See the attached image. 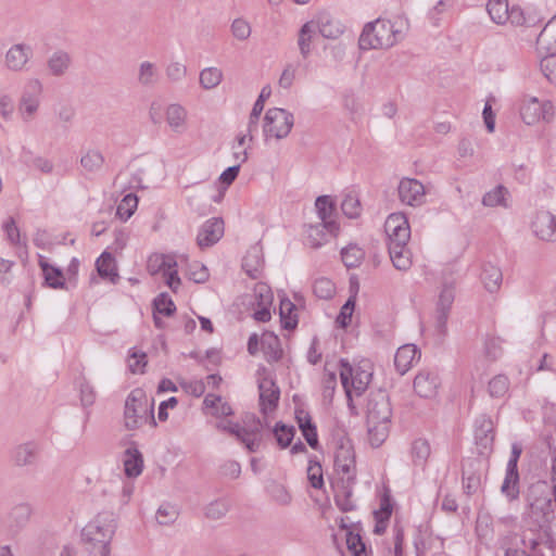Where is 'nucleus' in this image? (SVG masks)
Returning <instances> with one entry per match:
<instances>
[{
	"instance_id": "bb28decb",
	"label": "nucleus",
	"mask_w": 556,
	"mask_h": 556,
	"mask_svg": "<svg viewBox=\"0 0 556 556\" xmlns=\"http://www.w3.org/2000/svg\"><path fill=\"white\" fill-rule=\"evenodd\" d=\"M536 43L546 52H556V14L546 23L538 36Z\"/></svg>"
},
{
	"instance_id": "69168bd1",
	"label": "nucleus",
	"mask_w": 556,
	"mask_h": 556,
	"mask_svg": "<svg viewBox=\"0 0 556 556\" xmlns=\"http://www.w3.org/2000/svg\"><path fill=\"white\" fill-rule=\"evenodd\" d=\"M296 72H298V65H295L293 63L287 64L279 77V80H278L279 87L282 89L291 88V86L293 85V81L295 79Z\"/></svg>"
},
{
	"instance_id": "2f4dec72",
	"label": "nucleus",
	"mask_w": 556,
	"mask_h": 556,
	"mask_svg": "<svg viewBox=\"0 0 556 556\" xmlns=\"http://www.w3.org/2000/svg\"><path fill=\"white\" fill-rule=\"evenodd\" d=\"M159 79L157 66L150 62L143 61L139 64L137 80L142 87H153Z\"/></svg>"
},
{
	"instance_id": "774afa93",
	"label": "nucleus",
	"mask_w": 556,
	"mask_h": 556,
	"mask_svg": "<svg viewBox=\"0 0 556 556\" xmlns=\"http://www.w3.org/2000/svg\"><path fill=\"white\" fill-rule=\"evenodd\" d=\"M15 105L12 97L8 93H0V116L4 122L12 119Z\"/></svg>"
},
{
	"instance_id": "c756f323",
	"label": "nucleus",
	"mask_w": 556,
	"mask_h": 556,
	"mask_svg": "<svg viewBox=\"0 0 556 556\" xmlns=\"http://www.w3.org/2000/svg\"><path fill=\"white\" fill-rule=\"evenodd\" d=\"M36 456L37 446L34 443L20 444L12 451V459L17 466H27L33 464Z\"/></svg>"
},
{
	"instance_id": "ddd939ff",
	"label": "nucleus",
	"mask_w": 556,
	"mask_h": 556,
	"mask_svg": "<svg viewBox=\"0 0 556 556\" xmlns=\"http://www.w3.org/2000/svg\"><path fill=\"white\" fill-rule=\"evenodd\" d=\"M34 56L33 48L24 42L12 45L4 54V66L10 72L20 73L27 68Z\"/></svg>"
},
{
	"instance_id": "72a5a7b5",
	"label": "nucleus",
	"mask_w": 556,
	"mask_h": 556,
	"mask_svg": "<svg viewBox=\"0 0 556 556\" xmlns=\"http://www.w3.org/2000/svg\"><path fill=\"white\" fill-rule=\"evenodd\" d=\"M340 527L345 531L346 546L351 554L353 556H366L365 544L363 543L361 535L349 530L344 518H341Z\"/></svg>"
},
{
	"instance_id": "393cba45",
	"label": "nucleus",
	"mask_w": 556,
	"mask_h": 556,
	"mask_svg": "<svg viewBox=\"0 0 556 556\" xmlns=\"http://www.w3.org/2000/svg\"><path fill=\"white\" fill-rule=\"evenodd\" d=\"M417 357H419V353L415 344L402 345L397 349L394 356V365L396 370L401 375H404L406 371H408Z\"/></svg>"
},
{
	"instance_id": "e2e57ef3",
	"label": "nucleus",
	"mask_w": 556,
	"mask_h": 556,
	"mask_svg": "<svg viewBox=\"0 0 556 556\" xmlns=\"http://www.w3.org/2000/svg\"><path fill=\"white\" fill-rule=\"evenodd\" d=\"M270 496L280 506H289L292 501L290 492L281 484H274L270 488Z\"/></svg>"
},
{
	"instance_id": "c9c22d12",
	"label": "nucleus",
	"mask_w": 556,
	"mask_h": 556,
	"mask_svg": "<svg viewBox=\"0 0 556 556\" xmlns=\"http://www.w3.org/2000/svg\"><path fill=\"white\" fill-rule=\"evenodd\" d=\"M270 94H271L270 86H268V85L264 86L261 90V93H260L257 100L255 101V103L253 105L252 112L249 117V123H248L249 132H253L257 129L258 117H260L262 111L264 110L265 100L268 99L270 97Z\"/></svg>"
},
{
	"instance_id": "423d86ee",
	"label": "nucleus",
	"mask_w": 556,
	"mask_h": 556,
	"mask_svg": "<svg viewBox=\"0 0 556 556\" xmlns=\"http://www.w3.org/2000/svg\"><path fill=\"white\" fill-rule=\"evenodd\" d=\"M528 501V515L535 525L542 528L554 519V502L549 486L546 483L533 484L530 488Z\"/></svg>"
},
{
	"instance_id": "ea45409f",
	"label": "nucleus",
	"mask_w": 556,
	"mask_h": 556,
	"mask_svg": "<svg viewBox=\"0 0 556 556\" xmlns=\"http://www.w3.org/2000/svg\"><path fill=\"white\" fill-rule=\"evenodd\" d=\"M316 23L313 21L306 22L300 29L298 45L301 55L306 59L311 53V42L316 31Z\"/></svg>"
},
{
	"instance_id": "a19ab883",
	"label": "nucleus",
	"mask_w": 556,
	"mask_h": 556,
	"mask_svg": "<svg viewBox=\"0 0 556 556\" xmlns=\"http://www.w3.org/2000/svg\"><path fill=\"white\" fill-rule=\"evenodd\" d=\"M502 278V271L498 267L491 264L483 267L481 279L488 291H496L501 286Z\"/></svg>"
},
{
	"instance_id": "864d4df0",
	"label": "nucleus",
	"mask_w": 556,
	"mask_h": 556,
	"mask_svg": "<svg viewBox=\"0 0 556 556\" xmlns=\"http://www.w3.org/2000/svg\"><path fill=\"white\" fill-rule=\"evenodd\" d=\"M430 455V445L427 440L418 439L412 445V456L416 465H424Z\"/></svg>"
},
{
	"instance_id": "a18cd8bd",
	"label": "nucleus",
	"mask_w": 556,
	"mask_h": 556,
	"mask_svg": "<svg viewBox=\"0 0 556 556\" xmlns=\"http://www.w3.org/2000/svg\"><path fill=\"white\" fill-rule=\"evenodd\" d=\"M97 270L102 278H108L112 282L117 277L115 262L112 255L108 252L101 254L97 260Z\"/></svg>"
},
{
	"instance_id": "9d476101",
	"label": "nucleus",
	"mask_w": 556,
	"mask_h": 556,
	"mask_svg": "<svg viewBox=\"0 0 556 556\" xmlns=\"http://www.w3.org/2000/svg\"><path fill=\"white\" fill-rule=\"evenodd\" d=\"M147 270L152 276L162 274L168 288L173 292H177L181 281L177 273V261L174 255L151 254L147 262Z\"/></svg>"
},
{
	"instance_id": "79ce46f5",
	"label": "nucleus",
	"mask_w": 556,
	"mask_h": 556,
	"mask_svg": "<svg viewBox=\"0 0 556 556\" xmlns=\"http://www.w3.org/2000/svg\"><path fill=\"white\" fill-rule=\"evenodd\" d=\"M519 473L517 468L507 467L506 476L504 482L502 484L501 491L505 494L509 500L517 498L519 494Z\"/></svg>"
},
{
	"instance_id": "a211bd4d",
	"label": "nucleus",
	"mask_w": 556,
	"mask_h": 556,
	"mask_svg": "<svg viewBox=\"0 0 556 556\" xmlns=\"http://www.w3.org/2000/svg\"><path fill=\"white\" fill-rule=\"evenodd\" d=\"M316 29L327 39H337L344 33L343 24L328 12H319L314 20Z\"/></svg>"
},
{
	"instance_id": "de8ad7c7",
	"label": "nucleus",
	"mask_w": 556,
	"mask_h": 556,
	"mask_svg": "<svg viewBox=\"0 0 556 556\" xmlns=\"http://www.w3.org/2000/svg\"><path fill=\"white\" fill-rule=\"evenodd\" d=\"M315 207L320 218V223H333L331 220L334 210L333 202L329 195H320L316 199Z\"/></svg>"
},
{
	"instance_id": "1a4fd4ad",
	"label": "nucleus",
	"mask_w": 556,
	"mask_h": 556,
	"mask_svg": "<svg viewBox=\"0 0 556 556\" xmlns=\"http://www.w3.org/2000/svg\"><path fill=\"white\" fill-rule=\"evenodd\" d=\"M334 470L340 476L341 481L354 482L356 475L355 453L349 438L341 437L337 440Z\"/></svg>"
},
{
	"instance_id": "6e6552de",
	"label": "nucleus",
	"mask_w": 556,
	"mask_h": 556,
	"mask_svg": "<svg viewBox=\"0 0 556 556\" xmlns=\"http://www.w3.org/2000/svg\"><path fill=\"white\" fill-rule=\"evenodd\" d=\"M293 125L294 117L292 113L280 108L269 109L263 123L265 141L285 139L291 132Z\"/></svg>"
},
{
	"instance_id": "5701e85b",
	"label": "nucleus",
	"mask_w": 556,
	"mask_h": 556,
	"mask_svg": "<svg viewBox=\"0 0 556 556\" xmlns=\"http://www.w3.org/2000/svg\"><path fill=\"white\" fill-rule=\"evenodd\" d=\"M72 64V56L64 50L54 51L47 60L49 75L54 77L64 76Z\"/></svg>"
},
{
	"instance_id": "20e7f679",
	"label": "nucleus",
	"mask_w": 556,
	"mask_h": 556,
	"mask_svg": "<svg viewBox=\"0 0 556 556\" xmlns=\"http://www.w3.org/2000/svg\"><path fill=\"white\" fill-rule=\"evenodd\" d=\"M372 377L371 364L363 361L359 364L352 366L345 361L340 363V378L344 388L349 407L353 410V397L359 396L368 387Z\"/></svg>"
},
{
	"instance_id": "680f3d73",
	"label": "nucleus",
	"mask_w": 556,
	"mask_h": 556,
	"mask_svg": "<svg viewBox=\"0 0 556 556\" xmlns=\"http://www.w3.org/2000/svg\"><path fill=\"white\" fill-rule=\"evenodd\" d=\"M342 212L350 218L359 216L361 203L355 195H346L341 204Z\"/></svg>"
},
{
	"instance_id": "f8f14e48",
	"label": "nucleus",
	"mask_w": 556,
	"mask_h": 556,
	"mask_svg": "<svg viewBox=\"0 0 556 556\" xmlns=\"http://www.w3.org/2000/svg\"><path fill=\"white\" fill-rule=\"evenodd\" d=\"M400 201L408 206L418 207L426 202V188L415 178L404 177L397 186Z\"/></svg>"
},
{
	"instance_id": "c85d7f7f",
	"label": "nucleus",
	"mask_w": 556,
	"mask_h": 556,
	"mask_svg": "<svg viewBox=\"0 0 556 556\" xmlns=\"http://www.w3.org/2000/svg\"><path fill=\"white\" fill-rule=\"evenodd\" d=\"M217 428L219 430L228 431L229 433L236 435L250 452H256L258 450V440L245 437V432L242 430L239 424H233L230 421H220L217 424Z\"/></svg>"
},
{
	"instance_id": "052dcab7",
	"label": "nucleus",
	"mask_w": 556,
	"mask_h": 556,
	"mask_svg": "<svg viewBox=\"0 0 556 556\" xmlns=\"http://www.w3.org/2000/svg\"><path fill=\"white\" fill-rule=\"evenodd\" d=\"M155 313L169 316L175 311V305L166 293H161L153 302Z\"/></svg>"
},
{
	"instance_id": "0eeeda50",
	"label": "nucleus",
	"mask_w": 556,
	"mask_h": 556,
	"mask_svg": "<svg viewBox=\"0 0 556 556\" xmlns=\"http://www.w3.org/2000/svg\"><path fill=\"white\" fill-rule=\"evenodd\" d=\"M43 97V85L38 78H29L24 84L18 101L17 115L25 123H31L39 114Z\"/></svg>"
},
{
	"instance_id": "9b49d317",
	"label": "nucleus",
	"mask_w": 556,
	"mask_h": 556,
	"mask_svg": "<svg viewBox=\"0 0 556 556\" xmlns=\"http://www.w3.org/2000/svg\"><path fill=\"white\" fill-rule=\"evenodd\" d=\"M520 116L527 125H534L540 121L549 123L555 116V108L548 100L540 101L536 97H529L522 101Z\"/></svg>"
},
{
	"instance_id": "58836bf2",
	"label": "nucleus",
	"mask_w": 556,
	"mask_h": 556,
	"mask_svg": "<svg viewBox=\"0 0 556 556\" xmlns=\"http://www.w3.org/2000/svg\"><path fill=\"white\" fill-rule=\"evenodd\" d=\"M295 305L287 298L280 300L279 313L285 329H294L298 325V316L294 313Z\"/></svg>"
},
{
	"instance_id": "b1692460",
	"label": "nucleus",
	"mask_w": 556,
	"mask_h": 556,
	"mask_svg": "<svg viewBox=\"0 0 556 556\" xmlns=\"http://www.w3.org/2000/svg\"><path fill=\"white\" fill-rule=\"evenodd\" d=\"M338 226L336 223H318L311 225L307 229V239L313 248H319L327 241L328 235L336 236Z\"/></svg>"
},
{
	"instance_id": "37998d69",
	"label": "nucleus",
	"mask_w": 556,
	"mask_h": 556,
	"mask_svg": "<svg viewBox=\"0 0 556 556\" xmlns=\"http://www.w3.org/2000/svg\"><path fill=\"white\" fill-rule=\"evenodd\" d=\"M229 29L231 36L241 42L249 40L252 35L251 23L242 16L233 18Z\"/></svg>"
},
{
	"instance_id": "f03ea898",
	"label": "nucleus",
	"mask_w": 556,
	"mask_h": 556,
	"mask_svg": "<svg viewBox=\"0 0 556 556\" xmlns=\"http://www.w3.org/2000/svg\"><path fill=\"white\" fill-rule=\"evenodd\" d=\"M115 528V518L111 513H101L85 526L81 536L89 556H110Z\"/></svg>"
},
{
	"instance_id": "3c124183",
	"label": "nucleus",
	"mask_w": 556,
	"mask_h": 556,
	"mask_svg": "<svg viewBox=\"0 0 556 556\" xmlns=\"http://www.w3.org/2000/svg\"><path fill=\"white\" fill-rule=\"evenodd\" d=\"M203 403L206 407L214 408V415L216 416H230L232 414L230 405L223 402L222 397L218 395L207 394Z\"/></svg>"
},
{
	"instance_id": "4be33fe9",
	"label": "nucleus",
	"mask_w": 556,
	"mask_h": 556,
	"mask_svg": "<svg viewBox=\"0 0 556 556\" xmlns=\"http://www.w3.org/2000/svg\"><path fill=\"white\" fill-rule=\"evenodd\" d=\"M439 387L438 376L433 372L420 371L414 379V390L421 397H432Z\"/></svg>"
},
{
	"instance_id": "7c9ffc66",
	"label": "nucleus",
	"mask_w": 556,
	"mask_h": 556,
	"mask_svg": "<svg viewBox=\"0 0 556 556\" xmlns=\"http://www.w3.org/2000/svg\"><path fill=\"white\" fill-rule=\"evenodd\" d=\"M509 191L504 186H496L482 197V204L485 207H507Z\"/></svg>"
},
{
	"instance_id": "f3484780",
	"label": "nucleus",
	"mask_w": 556,
	"mask_h": 556,
	"mask_svg": "<svg viewBox=\"0 0 556 556\" xmlns=\"http://www.w3.org/2000/svg\"><path fill=\"white\" fill-rule=\"evenodd\" d=\"M223 235L224 222L222 218L214 217L202 225L197 237V243L199 248L205 249L218 242Z\"/></svg>"
},
{
	"instance_id": "4468645a",
	"label": "nucleus",
	"mask_w": 556,
	"mask_h": 556,
	"mask_svg": "<svg viewBox=\"0 0 556 556\" xmlns=\"http://www.w3.org/2000/svg\"><path fill=\"white\" fill-rule=\"evenodd\" d=\"M384 230L389 238V244H407L410 238V228L406 216L402 213H393L384 223Z\"/></svg>"
},
{
	"instance_id": "6e6d98bb",
	"label": "nucleus",
	"mask_w": 556,
	"mask_h": 556,
	"mask_svg": "<svg viewBox=\"0 0 556 556\" xmlns=\"http://www.w3.org/2000/svg\"><path fill=\"white\" fill-rule=\"evenodd\" d=\"M509 388V382L506 376L497 375L489 381L488 391L492 397L504 396Z\"/></svg>"
},
{
	"instance_id": "a878e982",
	"label": "nucleus",
	"mask_w": 556,
	"mask_h": 556,
	"mask_svg": "<svg viewBox=\"0 0 556 556\" xmlns=\"http://www.w3.org/2000/svg\"><path fill=\"white\" fill-rule=\"evenodd\" d=\"M389 254L393 266L399 270H407L412 266V253L406 244H389Z\"/></svg>"
},
{
	"instance_id": "e433bc0d",
	"label": "nucleus",
	"mask_w": 556,
	"mask_h": 556,
	"mask_svg": "<svg viewBox=\"0 0 556 556\" xmlns=\"http://www.w3.org/2000/svg\"><path fill=\"white\" fill-rule=\"evenodd\" d=\"M352 483L353 482L341 481V485L337 489L334 501L342 511H351L355 508V503L352 498Z\"/></svg>"
},
{
	"instance_id": "473e14b6",
	"label": "nucleus",
	"mask_w": 556,
	"mask_h": 556,
	"mask_svg": "<svg viewBox=\"0 0 556 556\" xmlns=\"http://www.w3.org/2000/svg\"><path fill=\"white\" fill-rule=\"evenodd\" d=\"M224 74L218 67L211 66L205 67L200 72L199 83L200 86L205 90H212L220 85L223 81Z\"/></svg>"
},
{
	"instance_id": "338daca9",
	"label": "nucleus",
	"mask_w": 556,
	"mask_h": 556,
	"mask_svg": "<svg viewBox=\"0 0 556 556\" xmlns=\"http://www.w3.org/2000/svg\"><path fill=\"white\" fill-rule=\"evenodd\" d=\"M176 508L169 504L161 505L156 511V520L160 525H168L177 518Z\"/></svg>"
},
{
	"instance_id": "4d7b16f0",
	"label": "nucleus",
	"mask_w": 556,
	"mask_h": 556,
	"mask_svg": "<svg viewBox=\"0 0 556 556\" xmlns=\"http://www.w3.org/2000/svg\"><path fill=\"white\" fill-rule=\"evenodd\" d=\"M540 67L546 79L556 84V52H549L548 55L544 56L540 62Z\"/></svg>"
},
{
	"instance_id": "412c9836",
	"label": "nucleus",
	"mask_w": 556,
	"mask_h": 556,
	"mask_svg": "<svg viewBox=\"0 0 556 556\" xmlns=\"http://www.w3.org/2000/svg\"><path fill=\"white\" fill-rule=\"evenodd\" d=\"M476 443L482 448L481 453L490 450L494 441L493 422L491 418L482 415L475 425Z\"/></svg>"
},
{
	"instance_id": "49530a36",
	"label": "nucleus",
	"mask_w": 556,
	"mask_h": 556,
	"mask_svg": "<svg viewBox=\"0 0 556 556\" xmlns=\"http://www.w3.org/2000/svg\"><path fill=\"white\" fill-rule=\"evenodd\" d=\"M341 255L344 265L349 268H353L361 264L365 253L359 247L350 244L342 249Z\"/></svg>"
},
{
	"instance_id": "7ed1b4c3",
	"label": "nucleus",
	"mask_w": 556,
	"mask_h": 556,
	"mask_svg": "<svg viewBox=\"0 0 556 556\" xmlns=\"http://www.w3.org/2000/svg\"><path fill=\"white\" fill-rule=\"evenodd\" d=\"M153 399H149L142 389L132 390L125 401L124 425L128 430H137L143 425L155 426Z\"/></svg>"
},
{
	"instance_id": "f257e3e1",
	"label": "nucleus",
	"mask_w": 556,
	"mask_h": 556,
	"mask_svg": "<svg viewBox=\"0 0 556 556\" xmlns=\"http://www.w3.org/2000/svg\"><path fill=\"white\" fill-rule=\"evenodd\" d=\"M367 440L372 447H379L389 437L392 407L384 390L371 391L367 397L366 408Z\"/></svg>"
},
{
	"instance_id": "09e8293b",
	"label": "nucleus",
	"mask_w": 556,
	"mask_h": 556,
	"mask_svg": "<svg viewBox=\"0 0 556 556\" xmlns=\"http://www.w3.org/2000/svg\"><path fill=\"white\" fill-rule=\"evenodd\" d=\"M137 205H138L137 195L134 193L126 194L122 199V201L119 202V204L117 206L116 215L121 219L126 220L134 214L135 210L137 208Z\"/></svg>"
},
{
	"instance_id": "0e129e2a",
	"label": "nucleus",
	"mask_w": 556,
	"mask_h": 556,
	"mask_svg": "<svg viewBox=\"0 0 556 556\" xmlns=\"http://www.w3.org/2000/svg\"><path fill=\"white\" fill-rule=\"evenodd\" d=\"M241 428L245 432V437H249L250 439H256L258 440V444L261 443L258 433L261 432L262 424L253 415L247 416L244 425L241 426Z\"/></svg>"
},
{
	"instance_id": "603ef678",
	"label": "nucleus",
	"mask_w": 556,
	"mask_h": 556,
	"mask_svg": "<svg viewBox=\"0 0 556 556\" xmlns=\"http://www.w3.org/2000/svg\"><path fill=\"white\" fill-rule=\"evenodd\" d=\"M187 73V66L179 61H170L165 67V76L172 83L182 81Z\"/></svg>"
},
{
	"instance_id": "8fccbe9b",
	"label": "nucleus",
	"mask_w": 556,
	"mask_h": 556,
	"mask_svg": "<svg viewBox=\"0 0 556 556\" xmlns=\"http://www.w3.org/2000/svg\"><path fill=\"white\" fill-rule=\"evenodd\" d=\"M313 292L319 299L329 300L334 295L336 288L330 279L321 277L315 280Z\"/></svg>"
},
{
	"instance_id": "2eb2a0df",
	"label": "nucleus",
	"mask_w": 556,
	"mask_h": 556,
	"mask_svg": "<svg viewBox=\"0 0 556 556\" xmlns=\"http://www.w3.org/2000/svg\"><path fill=\"white\" fill-rule=\"evenodd\" d=\"M252 298L251 306L255 309L254 319L262 323L268 321L270 319L269 307L273 303V293L269 287L265 283L256 285Z\"/></svg>"
},
{
	"instance_id": "aec40b11",
	"label": "nucleus",
	"mask_w": 556,
	"mask_h": 556,
	"mask_svg": "<svg viewBox=\"0 0 556 556\" xmlns=\"http://www.w3.org/2000/svg\"><path fill=\"white\" fill-rule=\"evenodd\" d=\"M165 121L173 132L181 135L187 130L188 112L181 104L172 103L165 109Z\"/></svg>"
},
{
	"instance_id": "6ab92c4d",
	"label": "nucleus",
	"mask_w": 556,
	"mask_h": 556,
	"mask_svg": "<svg viewBox=\"0 0 556 556\" xmlns=\"http://www.w3.org/2000/svg\"><path fill=\"white\" fill-rule=\"evenodd\" d=\"M260 389V405L262 412L267 414L268 412H273L278 403L280 391L276 386L275 381L270 378H263L258 382Z\"/></svg>"
},
{
	"instance_id": "f704fd0d",
	"label": "nucleus",
	"mask_w": 556,
	"mask_h": 556,
	"mask_svg": "<svg viewBox=\"0 0 556 556\" xmlns=\"http://www.w3.org/2000/svg\"><path fill=\"white\" fill-rule=\"evenodd\" d=\"M39 266L43 271L45 280L51 288H63L64 277L61 269L49 265L45 257L39 256Z\"/></svg>"
},
{
	"instance_id": "cd10ccee",
	"label": "nucleus",
	"mask_w": 556,
	"mask_h": 556,
	"mask_svg": "<svg viewBox=\"0 0 556 556\" xmlns=\"http://www.w3.org/2000/svg\"><path fill=\"white\" fill-rule=\"evenodd\" d=\"M143 468L141 453L136 447H128L125 452L124 470L127 477H138Z\"/></svg>"
},
{
	"instance_id": "5fc2aeb1",
	"label": "nucleus",
	"mask_w": 556,
	"mask_h": 556,
	"mask_svg": "<svg viewBox=\"0 0 556 556\" xmlns=\"http://www.w3.org/2000/svg\"><path fill=\"white\" fill-rule=\"evenodd\" d=\"M33 514V508L28 503H20L12 507L10 519L17 526L25 525Z\"/></svg>"
},
{
	"instance_id": "bf43d9fd",
	"label": "nucleus",
	"mask_w": 556,
	"mask_h": 556,
	"mask_svg": "<svg viewBox=\"0 0 556 556\" xmlns=\"http://www.w3.org/2000/svg\"><path fill=\"white\" fill-rule=\"evenodd\" d=\"M294 432L295 430L293 427H288L283 424H277L274 429L275 438L282 448L287 447L291 443Z\"/></svg>"
},
{
	"instance_id": "39448f33",
	"label": "nucleus",
	"mask_w": 556,
	"mask_h": 556,
	"mask_svg": "<svg viewBox=\"0 0 556 556\" xmlns=\"http://www.w3.org/2000/svg\"><path fill=\"white\" fill-rule=\"evenodd\" d=\"M397 34L390 21L378 18L365 25L358 40L359 48L363 50L391 48L397 41Z\"/></svg>"
},
{
	"instance_id": "4c0bfd02",
	"label": "nucleus",
	"mask_w": 556,
	"mask_h": 556,
	"mask_svg": "<svg viewBox=\"0 0 556 556\" xmlns=\"http://www.w3.org/2000/svg\"><path fill=\"white\" fill-rule=\"evenodd\" d=\"M486 10L491 20L496 24H505L509 18L507 0H489Z\"/></svg>"
},
{
	"instance_id": "13d9d810",
	"label": "nucleus",
	"mask_w": 556,
	"mask_h": 556,
	"mask_svg": "<svg viewBox=\"0 0 556 556\" xmlns=\"http://www.w3.org/2000/svg\"><path fill=\"white\" fill-rule=\"evenodd\" d=\"M229 505L226 501L218 500L210 503L205 508V516L212 520H219L226 516Z\"/></svg>"
},
{
	"instance_id": "c03bdc74",
	"label": "nucleus",
	"mask_w": 556,
	"mask_h": 556,
	"mask_svg": "<svg viewBox=\"0 0 556 556\" xmlns=\"http://www.w3.org/2000/svg\"><path fill=\"white\" fill-rule=\"evenodd\" d=\"M104 164V156L99 150L89 149L80 157V165L87 172H98Z\"/></svg>"
},
{
	"instance_id": "dca6fc26",
	"label": "nucleus",
	"mask_w": 556,
	"mask_h": 556,
	"mask_svg": "<svg viewBox=\"0 0 556 556\" xmlns=\"http://www.w3.org/2000/svg\"><path fill=\"white\" fill-rule=\"evenodd\" d=\"M534 235L544 241H556V216L547 211H540L532 222Z\"/></svg>"
}]
</instances>
